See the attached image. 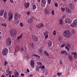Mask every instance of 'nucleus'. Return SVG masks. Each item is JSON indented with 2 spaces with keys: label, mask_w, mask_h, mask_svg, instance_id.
<instances>
[{
  "label": "nucleus",
  "mask_w": 77,
  "mask_h": 77,
  "mask_svg": "<svg viewBox=\"0 0 77 77\" xmlns=\"http://www.w3.org/2000/svg\"><path fill=\"white\" fill-rule=\"evenodd\" d=\"M47 43L48 45V48H49V50H50V46H51V45H52V42H51V41L50 40H48Z\"/></svg>",
  "instance_id": "7"
},
{
  "label": "nucleus",
  "mask_w": 77,
  "mask_h": 77,
  "mask_svg": "<svg viewBox=\"0 0 77 77\" xmlns=\"http://www.w3.org/2000/svg\"><path fill=\"white\" fill-rule=\"evenodd\" d=\"M74 58H75V59H76V58H77V55H74Z\"/></svg>",
  "instance_id": "59"
},
{
  "label": "nucleus",
  "mask_w": 77,
  "mask_h": 77,
  "mask_svg": "<svg viewBox=\"0 0 77 77\" xmlns=\"http://www.w3.org/2000/svg\"><path fill=\"white\" fill-rule=\"evenodd\" d=\"M3 13H4V10L3 9L1 10L0 11V15L1 16H3Z\"/></svg>",
  "instance_id": "17"
},
{
  "label": "nucleus",
  "mask_w": 77,
  "mask_h": 77,
  "mask_svg": "<svg viewBox=\"0 0 77 77\" xmlns=\"http://www.w3.org/2000/svg\"><path fill=\"white\" fill-rule=\"evenodd\" d=\"M45 55H46L47 56H49V54L46 51H45L44 52Z\"/></svg>",
  "instance_id": "21"
},
{
  "label": "nucleus",
  "mask_w": 77,
  "mask_h": 77,
  "mask_svg": "<svg viewBox=\"0 0 77 77\" xmlns=\"http://www.w3.org/2000/svg\"><path fill=\"white\" fill-rule=\"evenodd\" d=\"M14 22H15V23L16 24H19L20 23V22L19 21V20L18 19V18L17 19H14Z\"/></svg>",
  "instance_id": "15"
},
{
  "label": "nucleus",
  "mask_w": 77,
  "mask_h": 77,
  "mask_svg": "<svg viewBox=\"0 0 77 77\" xmlns=\"http://www.w3.org/2000/svg\"><path fill=\"white\" fill-rule=\"evenodd\" d=\"M66 11L67 13H68L69 14H70L71 13V10H70V9L68 7H66Z\"/></svg>",
  "instance_id": "10"
},
{
  "label": "nucleus",
  "mask_w": 77,
  "mask_h": 77,
  "mask_svg": "<svg viewBox=\"0 0 77 77\" xmlns=\"http://www.w3.org/2000/svg\"><path fill=\"white\" fill-rule=\"evenodd\" d=\"M37 27L38 29H39L41 28H42L43 27V25L42 24H42H38V25H37Z\"/></svg>",
  "instance_id": "11"
},
{
  "label": "nucleus",
  "mask_w": 77,
  "mask_h": 77,
  "mask_svg": "<svg viewBox=\"0 0 77 77\" xmlns=\"http://www.w3.org/2000/svg\"><path fill=\"white\" fill-rule=\"evenodd\" d=\"M23 34H22L20 35L19 37H18L17 38L18 39H21V38H22V36H23Z\"/></svg>",
  "instance_id": "32"
},
{
  "label": "nucleus",
  "mask_w": 77,
  "mask_h": 77,
  "mask_svg": "<svg viewBox=\"0 0 77 77\" xmlns=\"http://www.w3.org/2000/svg\"><path fill=\"white\" fill-rule=\"evenodd\" d=\"M73 23L74 24V25H77V20L75 19L74 21H73Z\"/></svg>",
  "instance_id": "23"
},
{
  "label": "nucleus",
  "mask_w": 77,
  "mask_h": 77,
  "mask_svg": "<svg viewBox=\"0 0 77 77\" xmlns=\"http://www.w3.org/2000/svg\"><path fill=\"white\" fill-rule=\"evenodd\" d=\"M8 64V62L5 61L4 63V65L5 66H6V65Z\"/></svg>",
  "instance_id": "51"
},
{
  "label": "nucleus",
  "mask_w": 77,
  "mask_h": 77,
  "mask_svg": "<svg viewBox=\"0 0 77 77\" xmlns=\"http://www.w3.org/2000/svg\"><path fill=\"white\" fill-rule=\"evenodd\" d=\"M44 36H45V35H48V31H46L44 32Z\"/></svg>",
  "instance_id": "24"
},
{
  "label": "nucleus",
  "mask_w": 77,
  "mask_h": 77,
  "mask_svg": "<svg viewBox=\"0 0 77 77\" xmlns=\"http://www.w3.org/2000/svg\"><path fill=\"white\" fill-rule=\"evenodd\" d=\"M32 8L33 9H35L36 8V5H32Z\"/></svg>",
  "instance_id": "27"
},
{
  "label": "nucleus",
  "mask_w": 77,
  "mask_h": 77,
  "mask_svg": "<svg viewBox=\"0 0 77 77\" xmlns=\"http://www.w3.org/2000/svg\"><path fill=\"white\" fill-rule=\"evenodd\" d=\"M36 72H39V68H37L36 69Z\"/></svg>",
  "instance_id": "53"
},
{
  "label": "nucleus",
  "mask_w": 77,
  "mask_h": 77,
  "mask_svg": "<svg viewBox=\"0 0 77 77\" xmlns=\"http://www.w3.org/2000/svg\"><path fill=\"white\" fill-rule=\"evenodd\" d=\"M28 22L29 23H31L33 22V19L32 18H30L28 19Z\"/></svg>",
  "instance_id": "18"
},
{
  "label": "nucleus",
  "mask_w": 77,
  "mask_h": 77,
  "mask_svg": "<svg viewBox=\"0 0 77 77\" xmlns=\"http://www.w3.org/2000/svg\"><path fill=\"white\" fill-rule=\"evenodd\" d=\"M12 74V71H10L9 72V73H8V75H10V74Z\"/></svg>",
  "instance_id": "55"
},
{
  "label": "nucleus",
  "mask_w": 77,
  "mask_h": 77,
  "mask_svg": "<svg viewBox=\"0 0 77 77\" xmlns=\"http://www.w3.org/2000/svg\"><path fill=\"white\" fill-rule=\"evenodd\" d=\"M57 75L58 76H60V75H62V73L60 72H59L57 73Z\"/></svg>",
  "instance_id": "41"
},
{
  "label": "nucleus",
  "mask_w": 77,
  "mask_h": 77,
  "mask_svg": "<svg viewBox=\"0 0 77 77\" xmlns=\"http://www.w3.org/2000/svg\"><path fill=\"white\" fill-rule=\"evenodd\" d=\"M36 63L38 65H40V66H41V65H42V63L41 62H37Z\"/></svg>",
  "instance_id": "29"
},
{
  "label": "nucleus",
  "mask_w": 77,
  "mask_h": 77,
  "mask_svg": "<svg viewBox=\"0 0 77 77\" xmlns=\"http://www.w3.org/2000/svg\"><path fill=\"white\" fill-rule=\"evenodd\" d=\"M32 56H35V57H39V58H41V57H40V56H39L38 55H36V54H32Z\"/></svg>",
  "instance_id": "30"
},
{
  "label": "nucleus",
  "mask_w": 77,
  "mask_h": 77,
  "mask_svg": "<svg viewBox=\"0 0 77 77\" xmlns=\"http://www.w3.org/2000/svg\"><path fill=\"white\" fill-rule=\"evenodd\" d=\"M48 38V35H46L45 36V39H47Z\"/></svg>",
  "instance_id": "44"
},
{
  "label": "nucleus",
  "mask_w": 77,
  "mask_h": 77,
  "mask_svg": "<svg viewBox=\"0 0 77 77\" xmlns=\"http://www.w3.org/2000/svg\"><path fill=\"white\" fill-rule=\"evenodd\" d=\"M68 59L70 61H72V59L73 58H72V56L70 55H68Z\"/></svg>",
  "instance_id": "12"
},
{
  "label": "nucleus",
  "mask_w": 77,
  "mask_h": 77,
  "mask_svg": "<svg viewBox=\"0 0 77 77\" xmlns=\"http://www.w3.org/2000/svg\"><path fill=\"white\" fill-rule=\"evenodd\" d=\"M51 0H48V4H49V5H50L51 3Z\"/></svg>",
  "instance_id": "47"
},
{
  "label": "nucleus",
  "mask_w": 77,
  "mask_h": 77,
  "mask_svg": "<svg viewBox=\"0 0 77 77\" xmlns=\"http://www.w3.org/2000/svg\"><path fill=\"white\" fill-rule=\"evenodd\" d=\"M41 1L42 3V4L44 5H45V4H46V2H47L46 0H41Z\"/></svg>",
  "instance_id": "22"
},
{
  "label": "nucleus",
  "mask_w": 77,
  "mask_h": 77,
  "mask_svg": "<svg viewBox=\"0 0 77 77\" xmlns=\"http://www.w3.org/2000/svg\"><path fill=\"white\" fill-rule=\"evenodd\" d=\"M71 32L73 33V34H74V33H75V31H74V30L73 29H72Z\"/></svg>",
  "instance_id": "48"
},
{
  "label": "nucleus",
  "mask_w": 77,
  "mask_h": 77,
  "mask_svg": "<svg viewBox=\"0 0 77 77\" xmlns=\"http://www.w3.org/2000/svg\"><path fill=\"white\" fill-rule=\"evenodd\" d=\"M58 41H59V42H61V41H62V38L61 37H59Z\"/></svg>",
  "instance_id": "35"
},
{
  "label": "nucleus",
  "mask_w": 77,
  "mask_h": 77,
  "mask_svg": "<svg viewBox=\"0 0 77 77\" xmlns=\"http://www.w3.org/2000/svg\"><path fill=\"white\" fill-rule=\"evenodd\" d=\"M71 32L69 29L65 30L63 32V36L65 38L69 39L71 37Z\"/></svg>",
  "instance_id": "1"
},
{
  "label": "nucleus",
  "mask_w": 77,
  "mask_h": 77,
  "mask_svg": "<svg viewBox=\"0 0 77 77\" xmlns=\"http://www.w3.org/2000/svg\"><path fill=\"white\" fill-rule=\"evenodd\" d=\"M26 71L27 72H30V70L29 69H27Z\"/></svg>",
  "instance_id": "64"
},
{
  "label": "nucleus",
  "mask_w": 77,
  "mask_h": 77,
  "mask_svg": "<svg viewBox=\"0 0 77 77\" xmlns=\"http://www.w3.org/2000/svg\"><path fill=\"white\" fill-rule=\"evenodd\" d=\"M26 57L27 59L28 60H29V59L30 58V57H29V55H27Z\"/></svg>",
  "instance_id": "37"
},
{
  "label": "nucleus",
  "mask_w": 77,
  "mask_h": 77,
  "mask_svg": "<svg viewBox=\"0 0 77 77\" xmlns=\"http://www.w3.org/2000/svg\"><path fill=\"white\" fill-rule=\"evenodd\" d=\"M44 73L45 75H47V74H48V71L47 70H44Z\"/></svg>",
  "instance_id": "33"
},
{
  "label": "nucleus",
  "mask_w": 77,
  "mask_h": 77,
  "mask_svg": "<svg viewBox=\"0 0 77 77\" xmlns=\"http://www.w3.org/2000/svg\"><path fill=\"white\" fill-rule=\"evenodd\" d=\"M8 20L9 21H11V20H12L13 18V13L11 12H10L8 13Z\"/></svg>",
  "instance_id": "5"
},
{
  "label": "nucleus",
  "mask_w": 77,
  "mask_h": 77,
  "mask_svg": "<svg viewBox=\"0 0 77 77\" xmlns=\"http://www.w3.org/2000/svg\"><path fill=\"white\" fill-rule=\"evenodd\" d=\"M2 26H4V27H6L7 26V24L6 23H3L1 24Z\"/></svg>",
  "instance_id": "31"
},
{
  "label": "nucleus",
  "mask_w": 77,
  "mask_h": 77,
  "mask_svg": "<svg viewBox=\"0 0 77 77\" xmlns=\"http://www.w3.org/2000/svg\"><path fill=\"white\" fill-rule=\"evenodd\" d=\"M18 12H16L14 16V19L18 18Z\"/></svg>",
  "instance_id": "14"
},
{
  "label": "nucleus",
  "mask_w": 77,
  "mask_h": 77,
  "mask_svg": "<svg viewBox=\"0 0 77 77\" xmlns=\"http://www.w3.org/2000/svg\"><path fill=\"white\" fill-rule=\"evenodd\" d=\"M51 13L52 15H54V10H52Z\"/></svg>",
  "instance_id": "42"
},
{
  "label": "nucleus",
  "mask_w": 77,
  "mask_h": 77,
  "mask_svg": "<svg viewBox=\"0 0 77 77\" xmlns=\"http://www.w3.org/2000/svg\"><path fill=\"white\" fill-rule=\"evenodd\" d=\"M39 54H40V55H41L42 54V50L41 49H40L39 51Z\"/></svg>",
  "instance_id": "36"
},
{
  "label": "nucleus",
  "mask_w": 77,
  "mask_h": 77,
  "mask_svg": "<svg viewBox=\"0 0 77 77\" xmlns=\"http://www.w3.org/2000/svg\"><path fill=\"white\" fill-rule=\"evenodd\" d=\"M21 76H23V77H24V74L23 73H22L21 74Z\"/></svg>",
  "instance_id": "61"
},
{
  "label": "nucleus",
  "mask_w": 77,
  "mask_h": 77,
  "mask_svg": "<svg viewBox=\"0 0 77 77\" xmlns=\"http://www.w3.org/2000/svg\"><path fill=\"white\" fill-rule=\"evenodd\" d=\"M10 2H11V3H14V1L12 0H9Z\"/></svg>",
  "instance_id": "62"
},
{
  "label": "nucleus",
  "mask_w": 77,
  "mask_h": 77,
  "mask_svg": "<svg viewBox=\"0 0 77 77\" xmlns=\"http://www.w3.org/2000/svg\"><path fill=\"white\" fill-rule=\"evenodd\" d=\"M65 23L68 24H71V19L69 18H67L65 20Z\"/></svg>",
  "instance_id": "6"
},
{
  "label": "nucleus",
  "mask_w": 77,
  "mask_h": 77,
  "mask_svg": "<svg viewBox=\"0 0 77 77\" xmlns=\"http://www.w3.org/2000/svg\"><path fill=\"white\" fill-rule=\"evenodd\" d=\"M69 6L70 9H73L74 8V5H72V3L69 4Z\"/></svg>",
  "instance_id": "16"
},
{
  "label": "nucleus",
  "mask_w": 77,
  "mask_h": 77,
  "mask_svg": "<svg viewBox=\"0 0 77 77\" xmlns=\"http://www.w3.org/2000/svg\"><path fill=\"white\" fill-rule=\"evenodd\" d=\"M66 48L67 49V51H69V48L66 45L65 46Z\"/></svg>",
  "instance_id": "39"
},
{
  "label": "nucleus",
  "mask_w": 77,
  "mask_h": 77,
  "mask_svg": "<svg viewBox=\"0 0 77 77\" xmlns=\"http://www.w3.org/2000/svg\"><path fill=\"white\" fill-rule=\"evenodd\" d=\"M67 0H62V2L64 3H66V1Z\"/></svg>",
  "instance_id": "54"
},
{
  "label": "nucleus",
  "mask_w": 77,
  "mask_h": 77,
  "mask_svg": "<svg viewBox=\"0 0 77 77\" xmlns=\"http://www.w3.org/2000/svg\"><path fill=\"white\" fill-rule=\"evenodd\" d=\"M66 51L65 50H64L63 51H61L60 53L61 54H65V53H66Z\"/></svg>",
  "instance_id": "34"
},
{
  "label": "nucleus",
  "mask_w": 77,
  "mask_h": 77,
  "mask_svg": "<svg viewBox=\"0 0 77 77\" xmlns=\"http://www.w3.org/2000/svg\"><path fill=\"white\" fill-rule=\"evenodd\" d=\"M68 55V53L67 52H66V53H65V54H64L65 56H67V55Z\"/></svg>",
  "instance_id": "57"
},
{
  "label": "nucleus",
  "mask_w": 77,
  "mask_h": 77,
  "mask_svg": "<svg viewBox=\"0 0 77 77\" xmlns=\"http://www.w3.org/2000/svg\"><path fill=\"white\" fill-rule=\"evenodd\" d=\"M6 12H4V18H5V19L7 18V16H6Z\"/></svg>",
  "instance_id": "25"
},
{
  "label": "nucleus",
  "mask_w": 77,
  "mask_h": 77,
  "mask_svg": "<svg viewBox=\"0 0 77 77\" xmlns=\"http://www.w3.org/2000/svg\"><path fill=\"white\" fill-rule=\"evenodd\" d=\"M30 5V4H29V3L28 2L27 3H25L24 4V8H26V9L28 8V7H29V5Z\"/></svg>",
  "instance_id": "9"
},
{
  "label": "nucleus",
  "mask_w": 77,
  "mask_h": 77,
  "mask_svg": "<svg viewBox=\"0 0 77 77\" xmlns=\"http://www.w3.org/2000/svg\"><path fill=\"white\" fill-rule=\"evenodd\" d=\"M41 68L42 69H45V66H41Z\"/></svg>",
  "instance_id": "56"
},
{
  "label": "nucleus",
  "mask_w": 77,
  "mask_h": 77,
  "mask_svg": "<svg viewBox=\"0 0 77 77\" xmlns=\"http://www.w3.org/2000/svg\"><path fill=\"white\" fill-rule=\"evenodd\" d=\"M31 36H32V38H33V37H34V36H35L33 34H32L31 35Z\"/></svg>",
  "instance_id": "58"
},
{
  "label": "nucleus",
  "mask_w": 77,
  "mask_h": 77,
  "mask_svg": "<svg viewBox=\"0 0 77 77\" xmlns=\"http://www.w3.org/2000/svg\"><path fill=\"white\" fill-rule=\"evenodd\" d=\"M75 25H74V23H72L71 25V26L72 27H74L75 26Z\"/></svg>",
  "instance_id": "40"
},
{
  "label": "nucleus",
  "mask_w": 77,
  "mask_h": 77,
  "mask_svg": "<svg viewBox=\"0 0 77 77\" xmlns=\"http://www.w3.org/2000/svg\"><path fill=\"white\" fill-rule=\"evenodd\" d=\"M20 50L21 51H24V49H23V48H21L20 49Z\"/></svg>",
  "instance_id": "60"
},
{
  "label": "nucleus",
  "mask_w": 77,
  "mask_h": 77,
  "mask_svg": "<svg viewBox=\"0 0 77 77\" xmlns=\"http://www.w3.org/2000/svg\"><path fill=\"white\" fill-rule=\"evenodd\" d=\"M2 53L4 56H7L8 53V49L6 48H4L2 51Z\"/></svg>",
  "instance_id": "2"
},
{
  "label": "nucleus",
  "mask_w": 77,
  "mask_h": 77,
  "mask_svg": "<svg viewBox=\"0 0 77 77\" xmlns=\"http://www.w3.org/2000/svg\"><path fill=\"white\" fill-rule=\"evenodd\" d=\"M61 9L62 11V12H64L65 11V8H63L62 7L61 8Z\"/></svg>",
  "instance_id": "43"
},
{
  "label": "nucleus",
  "mask_w": 77,
  "mask_h": 77,
  "mask_svg": "<svg viewBox=\"0 0 77 77\" xmlns=\"http://www.w3.org/2000/svg\"><path fill=\"white\" fill-rule=\"evenodd\" d=\"M65 17H66V16H65V15H64V16L63 17V19H64V18H65Z\"/></svg>",
  "instance_id": "63"
},
{
  "label": "nucleus",
  "mask_w": 77,
  "mask_h": 77,
  "mask_svg": "<svg viewBox=\"0 0 77 77\" xmlns=\"http://www.w3.org/2000/svg\"><path fill=\"white\" fill-rule=\"evenodd\" d=\"M20 26L21 27H23V24L22 23H20Z\"/></svg>",
  "instance_id": "52"
},
{
  "label": "nucleus",
  "mask_w": 77,
  "mask_h": 77,
  "mask_svg": "<svg viewBox=\"0 0 77 77\" xmlns=\"http://www.w3.org/2000/svg\"><path fill=\"white\" fill-rule=\"evenodd\" d=\"M26 14L27 15H30V12H29V11H27L26 12Z\"/></svg>",
  "instance_id": "50"
},
{
  "label": "nucleus",
  "mask_w": 77,
  "mask_h": 77,
  "mask_svg": "<svg viewBox=\"0 0 77 77\" xmlns=\"http://www.w3.org/2000/svg\"><path fill=\"white\" fill-rule=\"evenodd\" d=\"M32 40L35 42H37L38 41V38L36 36H34L33 38H32Z\"/></svg>",
  "instance_id": "8"
},
{
  "label": "nucleus",
  "mask_w": 77,
  "mask_h": 77,
  "mask_svg": "<svg viewBox=\"0 0 77 77\" xmlns=\"http://www.w3.org/2000/svg\"><path fill=\"white\" fill-rule=\"evenodd\" d=\"M66 46L67 47H68L69 48H71V46L70 45V44H69L68 43H66Z\"/></svg>",
  "instance_id": "28"
},
{
  "label": "nucleus",
  "mask_w": 77,
  "mask_h": 77,
  "mask_svg": "<svg viewBox=\"0 0 77 77\" xmlns=\"http://www.w3.org/2000/svg\"><path fill=\"white\" fill-rule=\"evenodd\" d=\"M44 12L45 14L46 15H47V14H49V12L50 11L47 8H45V9Z\"/></svg>",
  "instance_id": "13"
},
{
  "label": "nucleus",
  "mask_w": 77,
  "mask_h": 77,
  "mask_svg": "<svg viewBox=\"0 0 77 77\" xmlns=\"http://www.w3.org/2000/svg\"><path fill=\"white\" fill-rule=\"evenodd\" d=\"M65 43H64L61 45V47L62 48L64 47H65Z\"/></svg>",
  "instance_id": "46"
},
{
  "label": "nucleus",
  "mask_w": 77,
  "mask_h": 77,
  "mask_svg": "<svg viewBox=\"0 0 77 77\" xmlns=\"http://www.w3.org/2000/svg\"><path fill=\"white\" fill-rule=\"evenodd\" d=\"M72 54H74V55H77V53L75 52H72Z\"/></svg>",
  "instance_id": "49"
},
{
  "label": "nucleus",
  "mask_w": 77,
  "mask_h": 77,
  "mask_svg": "<svg viewBox=\"0 0 77 77\" xmlns=\"http://www.w3.org/2000/svg\"><path fill=\"white\" fill-rule=\"evenodd\" d=\"M55 6V7H58V4L57 3H54Z\"/></svg>",
  "instance_id": "45"
},
{
  "label": "nucleus",
  "mask_w": 77,
  "mask_h": 77,
  "mask_svg": "<svg viewBox=\"0 0 77 77\" xmlns=\"http://www.w3.org/2000/svg\"><path fill=\"white\" fill-rule=\"evenodd\" d=\"M10 33L13 37H15V35L17 34L16 30L14 29H11L10 31Z\"/></svg>",
  "instance_id": "3"
},
{
  "label": "nucleus",
  "mask_w": 77,
  "mask_h": 77,
  "mask_svg": "<svg viewBox=\"0 0 77 77\" xmlns=\"http://www.w3.org/2000/svg\"><path fill=\"white\" fill-rule=\"evenodd\" d=\"M31 64L32 66V67H33V66H35V63H34V62L33 61H31Z\"/></svg>",
  "instance_id": "20"
},
{
  "label": "nucleus",
  "mask_w": 77,
  "mask_h": 77,
  "mask_svg": "<svg viewBox=\"0 0 77 77\" xmlns=\"http://www.w3.org/2000/svg\"><path fill=\"white\" fill-rule=\"evenodd\" d=\"M6 44L10 46L11 45V39L10 38H8L6 41Z\"/></svg>",
  "instance_id": "4"
},
{
  "label": "nucleus",
  "mask_w": 77,
  "mask_h": 77,
  "mask_svg": "<svg viewBox=\"0 0 77 77\" xmlns=\"http://www.w3.org/2000/svg\"><path fill=\"white\" fill-rule=\"evenodd\" d=\"M53 35H56V30H54V31L53 32Z\"/></svg>",
  "instance_id": "38"
},
{
  "label": "nucleus",
  "mask_w": 77,
  "mask_h": 77,
  "mask_svg": "<svg viewBox=\"0 0 77 77\" xmlns=\"http://www.w3.org/2000/svg\"><path fill=\"white\" fill-rule=\"evenodd\" d=\"M63 20L62 19H60V21L59 22V23L60 24H63Z\"/></svg>",
  "instance_id": "26"
},
{
  "label": "nucleus",
  "mask_w": 77,
  "mask_h": 77,
  "mask_svg": "<svg viewBox=\"0 0 77 77\" xmlns=\"http://www.w3.org/2000/svg\"><path fill=\"white\" fill-rule=\"evenodd\" d=\"M15 77H17L18 75H19V73L18 71H16L14 72Z\"/></svg>",
  "instance_id": "19"
}]
</instances>
